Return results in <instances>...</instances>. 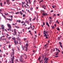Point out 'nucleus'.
I'll use <instances>...</instances> for the list:
<instances>
[{
    "label": "nucleus",
    "instance_id": "1",
    "mask_svg": "<svg viewBox=\"0 0 63 63\" xmlns=\"http://www.w3.org/2000/svg\"><path fill=\"white\" fill-rule=\"evenodd\" d=\"M12 51H13V52H12V53L11 54V57H12V56H13V58H11V60L12 61H14V59L15 58V57L14 56V49L13 48L12 49Z\"/></svg>",
    "mask_w": 63,
    "mask_h": 63
},
{
    "label": "nucleus",
    "instance_id": "2",
    "mask_svg": "<svg viewBox=\"0 0 63 63\" xmlns=\"http://www.w3.org/2000/svg\"><path fill=\"white\" fill-rule=\"evenodd\" d=\"M12 39H13L14 40V43L16 45V44H18V41H17L16 42V39L15 37H13L12 38Z\"/></svg>",
    "mask_w": 63,
    "mask_h": 63
},
{
    "label": "nucleus",
    "instance_id": "3",
    "mask_svg": "<svg viewBox=\"0 0 63 63\" xmlns=\"http://www.w3.org/2000/svg\"><path fill=\"white\" fill-rule=\"evenodd\" d=\"M29 46V44H28V43H26V45H25V46L26 47V51H27V50L28 49V46Z\"/></svg>",
    "mask_w": 63,
    "mask_h": 63
},
{
    "label": "nucleus",
    "instance_id": "4",
    "mask_svg": "<svg viewBox=\"0 0 63 63\" xmlns=\"http://www.w3.org/2000/svg\"><path fill=\"white\" fill-rule=\"evenodd\" d=\"M44 37H46V39H48V37L47 36H49V35H47L46 34V33H45V32H44Z\"/></svg>",
    "mask_w": 63,
    "mask_h": 63
},
{
    "label": "nucleus",
    "instance_id": "5",
    "mask_svg": "<svg viewBox=\"0 0 63 63\" xmlns=\"http://www.w3.org/2000/svg\"><path fill=\"white\" fill-rule=\"evenodd\" d=\"M8 27L9 29H8V31H11V26L9 24H8Z\"/></svg>",
    "mask_w": 63,
    "mask_h": 63
},
{
    "label": "nucleus",
    "instance_id": "6",
    "mask_svg": "<svg viewBox=\"0 0 63 63\" xmlns=\"http://www.w3.org/2000/svg\"><path fill=\"white\" fill-rule=\"evenodd\" d=\"M1 29H2V31H4V26L3 25H2L1 26Z\"/></svg>",
    "mask_w": 63,
    "mask_h": 63
},
{
    "label": "nucleus",
    "instance_id": "7",
    "mask_svg": "<svg viewBox=\"0 0 63 63\" xmlns=\"http://www.w3.org/2000/svg\"><path fill=\"white\" fill-rule=\"evenodd\" d=\"M22 59L21 58H20L19 59V60L20 62H22V63H24V61H23L22 60Z\"/></svg>",
    "mask_w": 63,
    "mask_h": 63
},
{
    "label": "nucleus",
    "instance_id": "8",
    "mask_svg": "<svg viewBox=\"0 0 63 63\" xmlns=\"http://www.w3.org/2000/svg\"><path fill=\"white\" fill-rule=\"evenodd\" d=\"M48 15L47 13H44L43 14V16H47Z\"/></svg>",
    "mask_w": 63,
    "mask_h": 63
},
{
    "label": "nucleus",
    "instance_id": "9",
    "mask_svg": "<svg viewBox=\"0 0 63 63\" xmlns=\"http://www.w3.org/2000/svg\"><path fill=\"white\" fill-rule=\"evenodd\" d=\"M2 15L3 16V17H4V18H5V19H6L8 20V19L6 17V16H4V15H3V14Z\"/></svg>",
    "mask_w": 63,
    "mask_h": 63
},
{
    "label": "nucleus",
    "instance_id": "10",
    "mask_svg": "<svg viewBox=\"0 0 63 63\" xmlns=\"http://www.w3.org/2000/svg\"><path fill=\"white\" fill-rule=\"evenodd\" d=\"M16 29H14V33H15V34H16Z\"/></svg>",
    "mask_w": 63,
    "mask_h": 63
},
{
    "label": "nucleus",
    "instance_id": "11",
    "mask_svg": "<svg viewBox=\"0 0 63 63\" xmlns=\"http://www.w3.org/2000/svg\"><path fill=\"white\" fill-rule=\"evenodd\" d=\"M48 58H47L46 60V63H47V61H48Z\"/></svg>",
    "mask_w": 63,
    "mask_h": 63
},
{
    "label": "nucleus",
    "instance_id": "12",
    "mask_svg": "<svg viewBox=\"0 0 63 63\" xmlns=\"http://www.w3.org/2000/svg\"><path fill=\"white\" fill-rule=\"evenodd\" d=\"M16 39L17 40H19V41H20V39H19V37H18L16 38Z\"/></svg>",
    "mask_w": 63,
    "mask_h": 63
},
{
    "label": "nucleus",
    "instance_id": "13",
    "mask_svg": "<svg viewBox=\"0 0 63 63\" xmlns=\"http://www.w3.org/2000/svg\"><path fill=\"white\" fill-rule=\"evenodd\" d=\"M26 22L28 24V25H29V21H26Z\"/></svg>",
    "mask_w": 63,
    "mask_h": 63
},
{
    "label": "nucleus",
    "instance_id": "14",
    "mask_svg": "<svg viewBox=\"0 0 63 63\" xmlns=\"http://www.w3.org/2000/svg\"><path fill=\"white\" fill-rule=\"evenodd\" d=\"M8 20H10V21H12V20H13V18H12L11 19H8Z\"/></svg>",
    "mask_w": 63,
    "mask_h": 63
},
{
    "label": "nucleus",
    "instance_id": "15",
    "mask_svg": "<svg viewBox=\"0 0 63 63\" xmlns=\"http://www.w3.org/2000/svg\"><path fill=\"white\" fill-rule=\"evenodd\" d=\"M46 24L48 26V27H49V24H48V23L47 22L46 23Z\"/></svg>",
    "mask_w": 63,
    "mask_h": 63
},
{
    "label": "nucleus",
    "instance_id": "16",
    "mask_svg": "<svg viewBox=\"0 0 63 63\" xmlns=\"http://www.w3.org/2000/svg\"><path fill=\"white\" fill-rule=\"evenodd\" d=\"M11 45L10 44L9 46V48H11Z\"/></svg>",
    "mask_w": 63,
    "mask_h": 63
},
{
    "label": "nucleus",
    "instance_id": "17",
    "mask_svg": "<svg viewBox=\"0 0 63 63\" xmlns=\"http://www.w3.org/2000/svg\"><path fill=\"white\" fill-rule=\"evenodd\" d=\"M61 38H62V36L61 35H60L59 36V37H58V38H60V39Z\"/></svg>",
    "mask_w": 63,
    "mask_h": 63
},
{
    "label": "nucleus",
    "instance_id": "18",
    "mask_svg": "<svg viewBox=\"0 0 63 63\" xmlns=\"http://www.w3.org/2000/svg\"><path fill=\"white\" fill-rule=\"evenodd\" d=\"M56 29H57L58 30V31H60V29L58 27L56 28Z\"/></svg>",
    "mask_w": 63,
    "mask_h": 63
},
{
    "label": "nucleus",
    "instance_id": "19",
    "mask_svg": "<svg viewBox=\"0 0 63 63\" xmlns=\"http://www.w3.org/2000/svg\"><path fill=\"white\" fill-rule=\"evenodd\" d=\"M47 32H48L47 31V32H46V31H44L43 32V34H44V33H47Z\"/></svg>",
    "mask_w": 63,
    "mask_h": 63
},
{
    "label": "nucleus",
    "instance_id": "20",
    "mask_svg": "<svg viewBox=\"0 0 63 63\" xmlns=\"http://www.w3.org/2000/svg\"><path fill=\"white\" fill-rule=\"evenodd\" d=\"M25 55L26 56V57L25 58V59H26L27 58V57L26 56V55L25 54H24V56Z\"/></svg>",
    "mask_w": 63,
    "mask_h": 63
},
{
    "label": "nucleus",
    "instance_id": "21",
    "mask_svg": "<svg viewBox=\"0 0 63 63\" xmlns=\"http://www.w3.org/2000/svg\"><path fill=\"white\" fill-rule=\"evenodd\" d=\"M41 12L42 13H45V11L44 10H42L41 11Z\"/></svg>",
    "mask_w": 63,
    "mask_h": 63
},
{
    "label": "nucleus",
    "instance_id": "22",
    "mask_svg": "<svg viewBox=\"0 0 63 63\" xmlns=\"http://www.w3.org/2000/svg\"><path fill=\"white\" fill-rule=\"evenodd\" d=\"M19 13V12H16L15 14H16V15H17V14H18Z\"/></svg>",
    "mask_w": 63,
    "mask_h": 63
},
{
    "label": "nucleus",
    "instance_id": "23",
    "mask_svg": "<svg viewBox=\"0 0 63 63\" xmlns=\"http://www.w3.org/2000/svg\"><path fill=\"white\" fill-rule=\"evenodd\" d=\"M40 59H41V56H40L38 59V60H39V61H40Z\"/></svg>",
    "mask_w": 63,
    "mask_h": 63
},
{
    "label": "nucleus",
    "instance_id": "24",
    "mask_svg": "<svg viewBox=\"0 0 63 63\" xmlns=\"http://www.w3.org/2000/svg\"><path fill=\"white\" fill-rule=\"evenodd\" d=\"M30 9L31 10V11H33V8L32 7L30 8Z\"/></svg>",
    "mask_w": 63,
    "mask_h": 63
},
{
    "label": "nucleus",
    "instance_id": "25",
    "mask_svg": "<svg viewBox=\"0 0 63 63\" xmlns=\"http://www.w3.org/2000/svg\"><path fill=\"white\" fill-rule=\"evenodd\" d=\"M59 52H57V54H55V55H58V53H59Z\"/></svg>",
    "mask_w": 63,
    "mask_h": 63
},
{
    "label": "nucleus",
    "instance_id": "26",
    "mask_svg": "<svg viewBox=\"0 0 63 63\" xmlns=\"http://www.w3.org/2000/svg\"><path fill=\"white\" fill-rule=\"evenodd\" d=\"M4 14L5 15H6V16H7V15H8V14L5 13H4Z\"/></svg>",
    "mask_w": 63,
    "mask_h": 63
},
{
    "label": "nucleus",
    "instance_id": "27",
    "mask_svg": "<svg viewBox=\"0 0 63 63\" xmlns=\"http://www.w3.org/2000/svg\"><path fill=\"white\" fill-rule=\"evenodd\" d=\"M46 6L45 5H44L43 6V8H45Z\"/></svg>",
    "mask_w": 63,
    "mask_h": 63
},
{
    "label": "nucleus",
    "instance_id": "28",
    "mask_svg": "<svg viewBox=\"0 0 63 63\" xmlns=\"http://www.w3.org/2000/svg\"><path fill=\"white\" fill-rule=\"evenodd\" d=\"M55 49H56V51H57V50H59V49H58L57 48H55Z\"/></svg>",
    "mask_w": 63,
    "mask_h": 63
},
{
    "label": "nucleus",
    "instance_id": "29",
    "mask_svg": "<svg viewBox=\"0 0 63 63\" xmlns=\"http://www.w3.org/2000/svg\"><path fill=\"white\" fill-rule=\"evenodd\" d=\"M51 27H52V28L53 29H54V26H51Z\"/></svg>",
    "mask_w": 63,
    "mask_h": 63
},
{
    "label": "nucleus",
    "instance_id": "30",
    "mask_svg": "<svg viewBox=\"0 0 63 63\" xmlns=\"http://www.w3.org/2000/svg\"><path fill=\"white\" fill-rule=\"evenodd\" d=\"M20 14L21 15H22V13L21 11H20Z\"/></svg>",
    "mask_w": 63,
    "mask_h": 63
},
{
    "label": "nucleus",
    "instance_id": "31",
    "mask_svg": "<svg viewBox=\"0 0 63 63\" xmlns=\"http://www.w3.org/2000/svg\"><path fill=\"white\" fill-rule=\"evenodd\" d=\"M15 27H16V28H19V27L17 26H16Z\"/></svg>",
    "mask_w": 63,
    "mask_h": 63
},
{
    "label": "nucleus",
    "instance_id": "32",
    "mask_svg": "<svg viewBox=\"0 0 63 63\" xmlns=\"http://www.w3.org/2000/svg\"><path fill=\"white\" fill-rule=\"evenodd\" d=\"M35 18H36V17H35L32 20V21H33V20H35Z\"/></svg>",
    "mask_w": 63,
    "mask_h": 63
},
{
    "label": "nucleus",
    "instance_id": "33",
    "mask_svg": "<svg viewBox=\"0 0 63 63\" xmlns=\"http://www.w3.org/2000/svg\"><path fill=\"white\" fill-rule=\"evenodd\" d=\"M23 17H25V16H26L24 14L23 15Z\"/></svg>",
    "mask_w": 63,
    "mask_h": 63
},
{
    "label": "nucleus",
    "instance_id": "34",
    "mask_svg": "<svg viewBox=\"0 0 63 63\" xmlns=\"http://www.w3.org/2000/svg\"><path fill=\"white\" fill-rule=\"evenodd\" d=\"M9 13H11V14H14V12H9Z\"/></svg>",
    "mask_w": 63,
    "mask_h": 63
},
{
    "label": "nucleus",
    "instance_id": "35",
    "mask_svg": "<svg viewBox=\"0 0 63 63\" xmlns=\"http://www.w3.org/2000/svg\"><path fill=\"white\" fill-rule=\"evenodd\" d=\"M29 2L30 4H31V2H30V0H29Z\"/></svg>",
    "mask_w": 63,
    "mask_h": 63
},
{
    "label": "nucleus",
    "instance_id": "36",
    "mask_svg": "<svg viewBox=\"0 0 63 63\" xmlns=\"http://www.w3.org/2000/svg\"><path fill=\"white\" fill-rule=\"evenodd\" d=\"M11 37H10L8 38L9 40H10L11 39Z\"/></svg>",
    "mask_w": 63,
    "mask_h": 63
},
{
    "label": "nucleus",
    "instance_id": "37",
    "mask_svg": "<svg viewBox=\"0 0 63 63\" xmlns=\"http://www.w3.org/2000/svg\"><path fill=\"white\" fill-rule=\"evenodd\" d=\"M0 6H2V3H0Z\"/></svg>",
    "mask_w": 63,
    "mask_h": 63
},
{
    "label": "nucleus",
    "instance_id": "38",
    "mask_svg": "<svg viewBox=\"0 0 63 63\" xmlns=\"http://www.w3.org/2000/svg\"><path fill=\"white\" fill-rule=\"evenodd\" d=\"M57 22L58 24H59V22H58V20H57Z\"/></svg>",
    "mask_w": 63,
    "mask_h": 63
},
{
    "label": "nucleus",
    "instance_id": "39",
    "mask_svg": "<svg viewBox=\"0 0 63 63\" xmlns=\"http://www.w3.org/2000/svg\"><path fill=\"white\" fill-rule=\"evenodd\" d=\"M18 22H19V23H20V20H19V21H18Z\"/></svg>",
    "mask_w": 63,
    "mask_h": 63
},
{
    "label": "nucleus",
    "instance_id": "40",
    "mask_svg": "<svg viewBox=\"0 0 63 63\" xmlns=\"http://www.w3.org/2000/svg\"><path fill=\"white\" fill-rule=\"evenodd\" d=\"M6 37H7V38H8V34H7L6 35Z\"/></svg>",
    "mask_w": 63,
    "mask_h": 63
},
{
    "label": "nucleus",
    "instance_id": "41",
    "mask_svg": "<svg viewBox=\"0 0 63 63\" xmlns=\"http://www.w3.org/2000/svg\"><path fill=\"white\" fill-rule=\"evenodd\" d=\"M50 23H52L51 22L52 21H53V20H50Z\"/></svg>",
    "mask_w": 63,
    "mask_h": 63
},
{
    "label": "nucleus",
    "instance_id": "42",
    "mask_svg": "<svg viewBox=\"0 0 63 63\" xmlns=\"http://www.w3.org/2000/svg\"><path fill=\"white\" fill-rule=\"evenodd\" d=\"M59 44L60 45H61L62 44H61V42H59Z\"/></svg>",
    "mask_w": 63,
    "mask_h": 63
},
{
    "label": "nucleus",
    "instance_id": "43",
    "mask_svg": "<svg viewBox=\"0 0 63 63\" xmlns=\"http://www.w3.org/2000/svg\"><path fill=\"white\" fill-rule=\"evenodd\" d=\"M43 25L44 26L45 25V22H43Z\"/></svg>",
    "mask_w": 63,
    "mask_h": 63
},
{
    "label": "nucleus",
    "instance_id": "44",
    "mask_svg": "<svg viewBox=\"0 0 63 63\" xmlns=\"http://www.w3.org/2000/svg\"><path fill=\"white\" fill-rule=\"evenodd\" d=\"M57 16H60V14H58L57 15Z\"/></svg>",
    "mask_w": 63,
    "mask_h": 63
},
{
    "label": "nucleus",
    "instance_id": "45",
    "mask_svg": "<svg viewBox=\"0 0 63 63\" xmlns=\"http://www.w3.org/2000/svg\"><path fill=\"white\" fill-rule=\"evenodd\" d=\"M56 16V15L55 14L53 16Z\"/></svg>",
    "mask_w": 63,
    "mask_h": 63
},
{
    "label": "nucleus",
    "instance_id": "46",
    "mask_svg": "<svg viewBox=\"0 0 63 63\" xmlns=\"http://www.w3.org/2000/svg\"><path fill=\"white\" fill-rule=\"evenodd\" d=\"M26 5H27L28 6H29V5H28V4L27 3H26Z\"/></svg>",
    "mask_w": 63,
    "mask_h": 63
},
{
    "label": "nucleus",
    "instance_id": "47",
    "mask_svg": "<svg viewBox=\"0 0 63 63\" xmlns=\"http://www.w3.org/2000/svg\"><path fill=\"white\" fill-rule=\"evenodd\" d=\"M34 32L35 34H36L37 33V32H36V31H35Z\"/></svg>",
    "mask_w": 63,
    "mask_h": 63
},
{
    "label": "nucleus",
    "instance_id": "48",
    "mask_svg": "<svg viewBox=\"0 0 63 63\" xmlns=\"http://www.w3.org/2000/svg\"><path fill=\"white\" fill-rule=\"evenodd\" d=\"M48 44H46L45 45V46L44 47H46V46H47V45Z\"/></svg>",
    "mask_w": 63,
    "mask_h": 63
},
{
    "label": "nucleus",
    "instance_id": "49",
    "mask_svg": "<svg viewBox=\"0 0 63 63\" xmlns=\"http://www.w3.org/2000/svg\"><path fill=\"white\" fill-rule=\"evenodd\" d=\"M26 38H24V40L25 41V40H26Z\"/></svg>",
    "mask_w": 63,
    "mask_h": 63
},
{
    "label": "nucleus",
    "instance_id": "50",
    "mask_svg": "<svg viewBox=\"0 0 63 63\" xmlns=\"http://www.w3.org/2000/svg\"><path fill=\"white\" fill-rule=\"evenodd\" d=\"M49 19H51V17H49Z\"/></svg>",
    "mask_w": 63,
    "mask_h": 63
},
{
    "label": "nucleus",
    "instance_id": "51",
    "mask_svg": "<svg viewBox=\"0 0 63 63\" xmlns=\"http://www.w3.org/2000/svg\"><path fill=\"white\" fill-rule=\"evenodd\" d=\"M10 4V2H8V5H9V4Z\"/></svg>",
    "mask_w": 63,
    "mask_h": 63
},
{
    "label": "nucleus",
    "instance_id": "52",
    "mask_svg": "<svg viewBox=\"0 0 63 63\" xmlns=\"http://www.w3.org/2000/svg\"><path fill=\"white\" fill-rule=\"evenodd\" d=\"M12 25H15V24H14V23H13Z\"/></svg>",
    "mask_w": 63,
    "mask_h": 63
},
{
    "label": "nucleus",
    "instance_id": "53",
    "mask_svg": "<svg viewBox=\"0 0 63 63\" xmlns=\"http://www.w3.org/2000/svg\"><path fill=\"white\" fill-rule=\"evenodd\" d=\"M43 2V0H42L40 1V2Z\"/></svg>",
    "mask_w": 63,
    "mask_h": 63
},
{
    "label": "nucleus",
    "instance_id": "54",
    "mask_svg": "<svg viewBox=\"0 0 63 63\" xmlns=\"http://www.w3.org/2000/svg\"><path fill=\"white\" fill-rule=\"evenodd\" d=\"M42 58H44V56H42Z\"/></svg>",
    "mask_w": 63,
    "mask_h": 63
},
{
    "label": "nucleus",
    "instance_id": "55",
    "mask_svg": "<svg viewBox=\"0 0 63 63\" xmlns=\"http://www.w3.org/2000/svg\"><path fill=\"white\" fill-rule=\"evenodd\" d=\"M42 61H43V60H42L41 61L40 63H41Z\"/></svg>",
    "mask_w": 63,
    "mask_h": 63
},
{
    "label": "nucleus",
    "instance_id": "56",
    "mask_svg": "<svg viewBox=\"0 0 63 63\" xmlns=\"http://www.w3.org/2000/svg\"><path fill=\"white\" fill-rule=\"evenodd\" d=\"M2 37H5V36H2V37H1V38H2Z\"/></svg>",
    "mask_w": 63,
    "mask_h": 63
},
{
    "label": "nucleus",
    "instance_id": "57",
    "mask_svg": "<svg viewBox=\"0 0 63 63\" xmlns=\"http://www.w3.org/2000/svg\"><path fill=\"white\" fill-rule=\"evenodd\" d=\"M4 40H6V39H5H5H2V40H3V41Z\"/></svg>",
    "mask_w": 63,
    "mask_h": 63
},
{
    "label": "nucleus",
    "instance_id": "58",
    "mask_svg": "<svg viewBox=\"0 0 63 63\" xmlns=\"http://www.w3.org/2000/svg\"><path fill=\"white\" fill-rule=\"evenodd\" d=\"M54 26H56V24H54Z\"/></svg>",
    "mask_w": 63,
    "mask_h": 63
},
{
    "label": "nucleus",
    "instance_id": "59",
    "mask_svg": "<svg viewBox=\"0 0 63 63\" xmlns=\"http://www.w3.org/2000/svg\"><path fill=\"white\" fill-rule=\"evenodd\" d=\"M4 5H5V4H6V2H4Z\"/></svg>",
    "mask_w": 63,
    "mask_h": 63
},
{
    "label": "nucleus",
    "instance_id": "60",
    "mask_svg": "<svg viewBox=\"0 0 63 63\" xmlns=\"http://www.w3.org/2000/svg\"><path fill=\"white\" fill-rule=\"evenodd\" d=\"M53 12V10H51V13L52 12Z\"/></svg>",
    "mask_w": 63,
    "mask_h": 63
},
{
    "label": "nucleus",
    "instance_id": "61",
    "mask_svg": "<svg viewBox=\"0 0 63 63\" xmlns=\"http://www.w3.org/2000/svg\"><path fill=\"white\" fill-rule=\"evenodd\" d=\"M28 12L29 13H30V12H29V10H28Z\"/></svg>",
    "mask_w": 63,
    "mask_h": 63
},
{
    "label": "nucleus",
    "instance_id": "62",
    "mask_svg": "<svg viewBox=\"0 0 63 63\" xmlns=\"http://www.w3.org/2000/svg\"><path fill=\"white\" fill-rule=\"evenodd\" d=\"M30 29V27H28V29L29 30V29Z\"/></svg>",
    "mask_w": 63,
    "mask_h": 63
},
{
    "label": "nucleus",
    "instance_id": "63",
    "mask_svg": "<svg viewBox=\"0 0 63 63\" xmlns=\"http://www.w3.org/2000/svg\"><path fill=\"white\" fill-rule=\"evenodd\" d=\"M60 46L61 47H62V45H61Z\"/></svg>",
    "mask_w": 63,
    "mask_h": 63
},
{
    "label": "nucleus",
    "instance_id": "64",
    "mask_svg": "<svg viewBox=\"0 0 63 63\" xmlns=\"http://www.w3.org/2000/svg\"><path fill=\"white\" fill-rule=\"evenodd\" d=\"M31 19H32L31 18H30V21H31Z\"/></svg>",
    "mask_w": 63,
    "mask_h": 63
}]
</instances>
